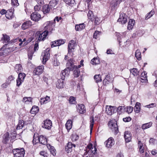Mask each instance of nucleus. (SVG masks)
<instances>
[{
	"label": "nucleus",
	"instance_id": "obj_1",
	"mask_svg": "<svg viewBox=\"0 0 157 157\" xmlns=\"http://www.w3.org/2000/svg\"><path fill=\"white\" fill-rule=\"evenodd\" d=\"M68 71L67 69H64L62 71L60 74L61 78L58 81V82L56 83V86L58 88L60 89L63 87V82L65 78L67 77L69 75Z\"/></svg>",
	"mask_w": 157,
	"mask_h": 157
},
{
	"label": "nucleus",
	"instance_id": "obj_2",
	"mask_svg": "<svg viewBox=\"0 0 157 157\" xmlns=\"http://www.w3.org/2000/svg\"><path fill=\"white\" fill-rule=\"evenodd\" d=\"M36 34V40L38 42L44 41L48 34V32L46 31L37 32Z\"/></svg>",
	"mask_w": 157,
	"mask_h": 157
},
{
	"label": "nucleus",
	"instance_id": "obj_3",
	"mask_svg": "<svg viewBox=\"0 0 157 157\" xmlns=\"http://www.w3.org/2000/svg\"><path fill=\"white\" fill-rule=\"evenodd\" d=\"M46 26L44 27L45 30L48 33H51L52 31L53 30L54 27L55 26V24L53 22L48 21L45 23Z\"/></svg>",
	"mask_w": 157,
	"mask_h": 157
},
{
	"label": "nucleus",
	"instance_id": "obj_4",
	"mask_svg": "<svg viewBox=\"0 0 157 157\" xmlns=\"http://www.w3.org/2000/svg\"><path fill=\"white\" fill-rule=\"evenodd\" d=\"M13 153L15 157H23L25 153L23 148L21 149L17 148L14 149Z\"/></svg>",
	"mask_w": 157,
	"mask_h": 157
},
{
	"label": "nucleus",
	"instance_id": "obj_5",
	"mask_svg": "<svg viewBox=\"0 0 157 157\" xmlns=\"http://www.w3.org/2000/svg\"><path fill=\"white\" fill-rule=\"evenodd\" d=\"M109 125L110 128L113 132L117 133L118 131V128L117 124V121H111L109 123Z\"/></svg>",
	"mask_w": 157,
	"mask_h": 157
},
{
	"label": "nucleus",
	"instance_id": "obj_6",
	"mask_svg": "<svg viewBox=\"0 0 157 157\" xmlns=\"http://www.w3.org/2000/svg\"><path fill=\"white\" fill-rule=\"evenodd\" d=\"M52 126V121L50 120L47 119L44 121L42 127L44 128L50 130L51 129Z\"/></svg>",
	"mask_w": 157,
	"mask_h": 157
},
{
	"label": "nucleus",
	"instance_id": "obj_7",
	"mask_svg": "<svg viewBox=\"0 0 157 157\" xmlns=\"http://www.w3.org/2000/svg\"><path fill=\"white\" fill-rule=\"evenodd\" d=\"M74 62L72 59H70L68 61L66 64V66L67 68V70L69 71V74L70 73V69L72 68L74 69L75 68H77V66L74 65Z\"/></svg>",
	"mask_w": 157,
	"mask_h": 157
},
{
	"label": "nucleus",
	"instance_id": "obj_8",
	"mask_svg": "<svg viewBox=\"0 0 157 157\" xmlns=\"http://www.w3.org/2000/svg\"><path fill=\"white\" fill-rule=\"evenodd\" d=\"M42 56H43V64H45L46 62L48 59L50 57V53L49 50L44 51V52L42 53Z\"/></svg>",
	"mask_w": 157,
	"mask_h": 157
},
{
	"label": "nucleus",
	"instance_id": "obj_9",
	"mask_svg": "<svg viewBox=\"0 0 157 157\" xmlns=\"http://www.w3.org/2000/svg\"><path fill=\"white\" fill-rule=\"evenodd\" d=\"M44 69V66H39L36 68L33 71L34 75H39L42 74Z\"/></svg>",
	"mask_w": 157,
	"mask_h": 157
},
{
	"label": "nucleus",
	"instance_id": "obj_10",
	"mask_svg": "<svg viewBox=\"0 0 157 157\" xmlns=\"http://www.w3.org/2000/svg\"><path fill=\"white\" fill-rule=\"evenodd\" d=\"M75 41L73 40H71L70 41L68 46V54L73 52L74 51L75 46Z\"/></svg>",
	"mask_w": 157,
	"mask_h": 157
},
{
	"label": "nucleus",
	"instance_id": "obj_11",
	"mask_svg": "<svg viewBox=\"0 0 157 157\" xmlns=\"http://www.w3.org/2000/svg\"><path fill=\"white\" fill-rule=\"evenodd\" d=\"M31 18L32 20L37 21L41 18V16L39 13L35 12L31 14Z\"/></svg>",
	"mask_w": 157,
	"mask_h": 157
},
{
	"label": "nucleus",
	"instance_id": "obj_12",
	"mask_svg": "<svg viewBox=\"0 0 157 157\" xmlns=\"http://www.w3.org/2000/svg\"><path fill=\"white\" fill-rule=\"evenodd\" d=\"M2 36L3 37L2 38V40L3 41L4 43L5 42L8 43V44H6L5 45H4L3 47H6V46L9 43L10 44L13 42L12 41V40L11 41L10 40V37L9 36L5 34H2Z\"/></svg>",
	"mask_w": 157,
	"mask_h": 157
},
{
	"label": "nucleus",
	"instance_id": "obj_13",
	"mask_svg": "<svg viewBox=\"0 0 157 157\" xmlns=\"http://www.w3.org/2000/svg\"><path fill=\"white\" fill-rule=\"evenodd\" d=\"M117 21L118 22H121L122 24H124L127 21V17L124 13H121L120 14L119 18Z\"/></svg>",
	"mask_w": 157,
	"mask_h": 157
},
{
	"label": "nucleus",
	"instance_id": "obj_14",
	"mask_svg": "<svg viewBox=\"0 0 157 157\" xmlns=\"http://www.w3.org/2000/svg\"><path fill=\"white\" fill-rule=\"evenodd\" d=\"M114 139L112 137L109 138L105 142L106 147H111L114 144Z\"/></svg>",
	"mask_w": 157,
	"mask_h": 157
},
{
	"label": "nucleus",
	"instance_id": "obj_15",
	"mask_svg": "<svg viewBox=\"0 0 157 157\" xmlns=\"http://www.w3.org/2000/svg\"><path fill=\"white\" fill-rule=\"evenodd\" d=\"M113 78H112L109 74L106 75L103 81V84L104 85L108 84L109 82H111L113 81Z\"/></svg>",
	"mask_w": 157,
	"mask_h": 157
},
{
	"label": "nucleus",
	"instance_id": "obj_16",
	"mask_svg": "<svg viewBox=\"0 0 157 157\" xmlns=\"http://www.w3.org/2000/svg\"><path fill=\"white\" fill-rule=\"evenodd\" d=\"M75 145L74 144H72L71 142H68L67 145L65 147V150L67 153L71 152L72 150V147H75Z\"/></svg>",
	"mask_w": 157,
	"mask_h": 157
},
{
	"label": "nucleus",
	"instance_id": "obj_17",
	"mask_svg": "<svg viewBox=\"0 0 157 157\" xmlns=\"http://www.w3.org/2000/svg\"><path fill=\"white\" fill-rule=\"evenodd\" d=\"M124 137L126 142H130L131 140V134L129 131H126L124 132Z\"/></svg>",
	"mask_w": 157,
	"mask_h": 157
},
{
	"label": "nucleus",
	"instance_id": "obj_18",
	"mask_svg": "<svg viewBox=\"0 0 157 157\" xmlns=\"http://www.w3.org/2000/svg\"><path fill=\"white\" fill-rule=\"evenodd\" d=\"M32 25V22L28 21L24 22L21 26V27L24 30L28 28Z\"/></svg>",
	"mask_w": 157,
	"mask_h": 157
},
{
	"label": "nucleus",
	"instance_id": "obj_19",
	"mask_svg": "<svg viewBox=\"0 0 157 157\" xmlns=\"http://www.w3.org/2000/svg\"><path fill=\"white\" fill-rule=\"evenodd\" d=\"M59 2V0H51L49 2V4L51 9H55L57 8V3Z\"/></svg>",
	"mask_w": 157,
	"mask_h": 157
},
{
	"label": "nucleus",
	"instance_id": "obj_20",
	"mask_svg": "<svg viewBox=\"0 0 157 157\" xmlns=\"http://www.w3.org/2000/svg\"><path fill=\"white\" fill-rule=\"evenodd\" d=\"M50 97L46 96L44 98H42L40 99V102L41 104H46L50 101Z\"/></svg>",
	"mask_w": 157,
	"mask_h": 157
},
{
	"label": "nucleus",
	"instance_id": "obj_21",
	"mask_svg": "<svg viewBox=\"0 0 157 157\" xmlns=\"http://www.w3.org/2000/svg\"><path fill=\"white\" fill-rule=\"evenodd\" d=\"M39 143L40 144L45 145L47 143V139L46 138L43 136H40L39 137Z\"/></svg>",
	"mask_w": 157,
	"mask_h": 157
},
{
	"label": "nucleus",
	"instance_id": "obj_22",
	"mask_svg": "<svg viewBox=\"0 0 157 157\" xmlns=\"http://www.w3.org/2000/svg\"><path fill=\"white\" fill-rule=\"evenodd\" d=\"M135 24V21L133 19H130L128 23L127 29L129 30L132 29L133 28L134 25Z\"/></svg>",
	"mask_w": 157,
	"mask_h": 157
},
{
	"label": "nucleus",
	"instance_id": "obj_23",
	"mask_svg": "<svg viewBox=\"0 0 157 157\" xmlns=\"http://www.w3.org/2000/svg\"><path fill=\"white\" fill-rule=\"evenodd\" d=\"M85 27V25L84 23L80 24L75 25V29L76 31H80L84 29Z\"/></svg>",
	"mask_w": 157,
	"mask_h": 157
},
{
	"label": "nucleus",
	"instance_id": "obj_24",
	"mask_svg": "<svg viewBox=\"0 0 157 157\" xmlns=\"http://www.w3.org/2000/svg\"><path fill=\"white\" fill-rule=\"evenodd\" d=\"M147 73L146 71H144L141 73V81L142 82H146L147 81Z\"/></svg>",
	"mask_w": 157,
	"mask_h": 157
},
{
	"label": "nucleus",
	"instance_id": "obj_25",
	"mask_svg": "<svg viewBox=\"0 0 157 157\" xmlns=\"http://www.w3.org/2000/svg\"><path fill=\"white\" fill-rule=\"evenodd\" d=\"M50 7L48 5H45L43 7V12L44 14H46L49 12L50 10Z\"/></svg>",
	"mask_w": 157,
	"mask_h": 157
},
{
	"label": "nucleus",
	"instance_id": "obj_26",
	"mask_svg": "<svg viewBox=\"0 0 157 157\" xmlns=\"http://www.w3.org/2000/svg\"><path fill=\"white\" fill-rule=\"evenodd\" d=\"M85 106L83 104L79 105L78 106V110L79 112L81 114H83L86 112V109Z\"/></svg>",
	"mask_w": 157,
	"mask_h": 157
},
{
	"label": "nucleus",
	"instance_id": "obj_27",
	"mask_svg": "<svg viewBox=\"0 0 157 157\" xmlns=\"http://www.w3.org/2000/svg\"><path fill=\"white\" fill-rule=\"evenodd\" d=\"M67 131H68L71 129L72 126V121L71 120H68L65 125Z\"/></svg>",
	"mask_w": 157,
	"mask_h": 157
},
{
	"label": "nucleus",
	"instance_id": "obj_28",
	"mask_svg": "<svg viewBox=\"0 0 157 157\" xmlns=\"http://www.w3.org/2000/svg\"><path fill=\"white\" fill-rule=\"evenodd\" d=\"M74 70L73 71V74L75 77H78L80 75V71L78 68V66H77V68H75L73 69Z\"/></svg>",
	"mask_w": 157,
	"mask_h": 157
},
{
	"label": "nucleus",
	"instance_id": "obj_29",
	"mask_svg": "<svg viewBox=\"0 0 157 157\" xmlns=\"http://www.w3.org/2000/svg\"><path fill=\"white\" fill-rule=\"evenodd\" d=\"M9 133L7 132L4 134L3 136V140L2 142L3 143L6 144L9 141Z\"/></svg>",
	"mask_w": 157,
	"mask_h": 157
},
{
	"label": "nucleus",
	"instance_id": "obj_30",
	"mask_svg": "<svg viewBox=\"0 0 157 157\" xmlns=\"http://www.w3.org/2000/svg\"><path fill=\"white\" fill-rule=\"evenodd\" d=\"M87 16L89 19L91 20L92 21H94V15L93 14V13L92 11L90 10L89 11Z\"/></svg>",
	"mask_w": 157,
	"mask_h": 157
},
{
	"label": "nucleus",
	"instance_id": "obj_31",
	"mask_svg": "<svg viewBox=\"0 0 157 157\" xmlns=\"http://www.w3.org/2000/svg\"><path fill=\"white\" fill-rule=\"evenodd\" d=\"M6 17L9 19L13 18L14 17L13 13L12 11H9L7 12L6 14Z\"/></svg>",
	"mask_w": 157,
	"mask_h": 157
},
{
	"label": "nucleus",
	"instance_id": "obj_32",
	"mask_svg": "<svg viewBox=\"0 0 157 157\" xmlns=\"http://www.w3.org/2000/svg\"><path fill=\"white\" fill-rule=\"evenodd\" d=\"M151 122L148 123L143 124L142 125V128L143 129H145L151 127L152 125Z\"/></svg>",
	"mask_w": 157,
	"mask_h": 157
},
{
	"label": "nucleus",
	"instance_id": "obj_33",
	"mask_svg": "<svg viewBox=\"0 0 157 157\" xmlns=\"http://www.w3.org/2000/svg\"><path fill=\"white\" fill-rule=\"evenodd\" d=\"M91 63L93 64H98L100 63V61L99 58L98 57L94 58L92 59L91 61Z\"/></svg>",
	"mask_w": 157,
	"mask_h": 157
},
{
	"label": "nucleus",
	"instance_id": "obj_34",
	"mask_svg": "<svg viewBox=\"0 0 157 157\" xmlns=\"http://www.w3.org/2000/svg\"><path fill=\"white\" fill-rule=\"evenodd\" d=\"M113 108V107L110 106H107L105 110V112L109 115H111L112 114V109Z\"/></svg>",
	"mask_w": 157,
	"mask_h": 157
},
{
	"label": "nucleus",
	"instance_id": "obj_35",
	"mask_svg": "<svg viewBox=\"0 0 157 157\" xmlns=\"http://www.w3.org/2000/svg\"><path fill=\"white\" fill-rule=\"evenodd\" d=\"M39 110L38 107L36 106H33L30 110L31 113L35 114L38 112Z\"/></svg>",
	"mask_w": 157,
	"mask_h": 157
},
{
	"label": "nucleus",
	"instance_id": "obj_36",
	"mask_svg": "<svg viewBox=\"0 0 157 157\" xmlns=\"http://www.w3.org/2000/svg\"><path fill=\"white\" fill-rule=\"evenodd\" d=\"M131 73L134 76H136L139 75V71L136 68H133L130 70Z\"/></svg>",
	"mask_w": 157,
	"mask_h": 157
},
{
	"label": "nucleus",
	"instance_id": "obj_37",
	"mask_svg": "<svg viewBox=\"0 0 157 157\" xmlns=\"http://www.w3.org/2000/svg\"><path fill=\"white\" fill-rule=\"evenodd\" d=\"M125 109V107L124 106H119L117 109V111L118 114H121Z\"/></svg>",
	"mask_w": 157,
	"mask_h": 157
},
{
	"label": "nucleus",
	"instance_id": "obj_38",
	"mask_svg": "<svg viewBox=\"0 0 157 157\" xmlns=\"http://www.w3.org/2000/svg\"><path fill=\"white\" fill-rule=\"evenodd\" d=\"M22 69L21 65L20 64H16L15 67L16 71L17 73L21 72Z\"/></svg>",
	"mask_w": 157,
	"mask_h": 157
},
{
	"label": "nucleus",
	"instance_id": "obj_39",
	"mask_svg": "<svg viewBox=\"0 0 157 157\" xmlns=\"http://www.w3.org/2000/svg\"><path fill=\"white\" fill-rule=\"evenodd\" d=\"M52 63L53 66H58L60 64L58 60L56 57L53 58L52 61Z\"/></svg>",
	"mask_w": 157,
	"mask_h": 157
},
{
	"label": "nucleus",
	"instance_id": "obj_40",
	"mask_svg": "<svg viewBox=\"0 0 157 157\" xmlns=\"http://www.w3.org/2000/svg\"><path fill=\"white\" fill-rule=\"evenodd\" d=\"M94 78L96 82H101L102 81V79L100 74L95 75L94 76Z\"/></svg>",
	"mask_w": 157,
	"mask_h": 157
},
{
	"label": "nucleus",
	"instance_id": "obj_41",
	"mask_svg": "<svg viewBox=\"0 0 157 157\" xmlns=\"http://www.w3.org/2000/svg\"><path fill=\"white\" fill-rule=\"evenodd\" d=\"M67 4L71 6H73L74 4V0H63Z\"/></svg>",
	"mask_w": 157,
	"mask_h": 157
},
{
	"label": "nucleus",
	"instance_id": "obj_42",
	"mask_svg": "<svg viewBox=\"0 0 157 157\" xmlns=\"http://www.w3.org/2000/svg\"><path fill=\"white\" fill-rule=\"evenodd\" d=\"M24 122L23 121H19L17 127V129H20L22 128L23 126Z\"/></svg>",
	"mask_w": 157,
	"mask_h": 157
},
{
	"label": "nucleus",
	"instance_id": "obj_43",
	"mask_svg": "<svg viewBox=\"0 0 157 157\" xmlns=\"http://www.w3.org/2000/svg\"><path fill=\"white\" fill-rule=\"evenodd\" d=\"M71 138L72 141H75L78 139L79 136L76 134H73L71 135Z\"/></svg>",
	"mask_w": 157,
	"mask_h": 157
},
{
	"label": "nucleus",
	"instance_id": "obj_44",
	"mask_svg": "<svg viewBox=\"0 0 157 157\" xmlns=\"http://www.w3.org/2000/svg\"><path fill=\"white\" fill-rule=\"evenodd\" d=\"M33 142L34 144H36L39 142V137L37 136V135H36L35 134L34 135Z\"/></svg>",
	"mask_w": 157,
	"mask_h": 157
},
{
	"label": "nucleus",
	"instance_id": "obj_45",
	"mask_svg": "<svg viewBox=\"0 0 157 157\" xmlns=\"http://www.w3.org/2000/svg\"><path fill=\"white\" fill-rule=\"evenodd\" d=\"M25 74L23 73H20L18 75V78L22 81H24L25 77Z\"/></svg>",
	"mask_w": 157,
	"mask_h": 157
},
{
	"label": "nucleus",
	"instance_id": "obj_46",
	"mask_svg": "<svg viewBox=\"0 0 157 157\" xmlns=\"http://www.w3.org/2000/svg\"><path fill=\"white\" fill-rule=\"evenodd\" d=\"M141 53L140 51V50L138 49L136 51L135 56L137 59L138 60H140L141 59Z\"/></svg>",
	"mask_w": 157,
	"mask_h": 157
},
{
	"label": "nucleus",
	"instance_id": "obj_47",
	"mask_svg": "<svg viewBox=\"0 0 157 157\" xmlns=\"http://www.w3.org/2000/svg\"><path fill=\"white\" fill-rule=\"evenodd\" d=\"M50 146V150L51 153L52 155L53 156H55L56 155V151L53 147L51 146L50 145H49Z\"/></svg>",
	"mask_w": 157,
	"mask_h": 157
},
{
	"label": "nucleus",
	"instance_id": "obj_48",
	"mask_svg": "<svg viewBox=\"0 0 157 157\" xmlns=\"http://www.w3.org/2000/svg\"><path fill=\"white\" fill-rule=\"evenodd\" d=\"M94 21L95 25H99L101 22L100 19L96 16L94 18Z\"/></svg>",
	"mask_w": 157,
	"mask_h": 157
},
{
	"label": "nucleus",
	"instance_id": "obj_49",
	"mask_svg": "<svg viewBox=\"0 0 157 157\" xmlns=\"http://www.w3.org/2000/svg\"><path fill=\"white\" fill-rule=\"evenodd\" d=\"M154 14V12L151 11L146 14L145 16V19L147 20L150 18Z\"/></svg>",
	"mask_w": 157,
	"mask_h": 157
},
{
	"label": "nucleus",
	"instance_id": "obj_50",
	"mask_svg": "<svg viewBox=\"0 0 157 157\" xmlns=\"http://www.w3.org/2000/svg\"><path fill=\"white\" fill-rule=\"evenodd\" d=\"M69 102L71 104H75V98L73 97H71L69 100Z\"/></svg>",
	"mask_w": 157,
	"mask_h": 157
},
{
	"label": "nucleus",
	"instance_id": "obj_51",
	"mask_svg": "<svg viewBox=\"0 0 157 157\" xmlns=\"http://www.w3.org/2000/svg\"><path fill=\"white\" fill-rule=\"evenodd\" d=\"M32 98L30 97H25L23 99V102H26L27 101L31 102L32 101Z\"/></svg>",
	"mask_w": 157,
	"mask_h": 157
},
{
	"label": "nucleus",
	"instance_id": "obj_52",
	"mask_svg": "<svg viewBox=\"0 0 157 157\" xmlns=\"http://www.w3.org/2000/svg\"><path fill=\"white\" fill-rule=\"evenodd\" d=\"M101 32L98 31H95L93 35V37L96 39H97L99 36V33Z\"/></svg>",
	"mask_w": 157,
	"mask_h": 157
},
{
	"label": "nucleus",
	"instance_id": "obj_53",
	"mask_svg": "<svg viewBox=\"0 0 157 157\" xmlns=\"http://www.w3.org/2000/svg\"><path fill=\"white\" fill-rule=\"evenodd\" d=\"M11 4L14 6H17L19 5L17 0H11Z\"/></svg>",
	"mask_w": 157,
	"mask_h": 157
},
{
	"label": "nucleus",
	"instance_id": "obj_54",
	"mask_svg": "<svg viewBox=\"0 0 157 157\" xmlns=\"http://www.w3.org/2000/svg\"><path fill=\"white\" fill-rule=\"evenodd\" d=\"M133 109V107L132 106H128L127 107V112L128 113H131Z\"/></svg>",
	"mask_w": 157,
	"mask_h": 157
},
{
	"label": "nucleus",
	"instance_id": "obj_55",
	"mask_svg": "<svg viewBox=\"0 0 157 157\" xmlns=\"http://www.w3.org/2000/svg\"><path fill=\"white\" fill-rule=\"evenodd\" d=\"M58 43H57L58 46H59L60 45L64 44L65 43V42L64 40H57V41Z\"/></svg>",
	"mask_w": 157,
	"mask_h": 157
},
{
	"label": "nucleus",
	"instance_id": "obj_56",
	"mask_svg": "<svg viewBox=\"0 0 157 157\" xmlns=\"http://www.w3.org/2000/svg\"><path fill=\"white\" fill-rule=\"evenodd\" d=\"M94 124V117H92L91 119L90 120V128L91 130H92Z\"/></svg>",
	"mask_w": 157,
	"mask_h": 157
},
{
	"label": "nucleus",
	"instance_id": "obj_57",
	"mask_svg": "<svg viewBox=\"0 0 157 157\" xmlns=\"http://www.w3.org/2000/svg\"><path fill=\"white\" fill-rule=\"evenodd\" d=\"M24 81H22L21 80H20L18 78H17L16 81L17 82V86H19L21 85L22 82Z\"/></svg>",
	"mask_w": 157,
	"mask_h": 157
},
{
	"label": "nucleus",
	"instance_id": "obj_58",
	"mask_svg": "<svg viewBox=\"0 0 157 157\" xmlns=\"http://www.w3.org/2000/svg\"><path fill=\"white\" fill-rule=\"evenodd\" d=\"M57 40H56L52 42V44H51V46L52 48L58 46L57 43H58Z\"/></svg>",
	"mask_w": 157,
	"mask_h": 157
},
{
	"label": "nucleus",
	"instance_id": "obj_59",
	"mask_svg": "<svg viewBox=\"0 0 157 157\" xmlns=\"http://www.w3.org/2000/svg\"><path fill=\"white\" fill-rule=\"evenodd\" d=\"M131 118L130 117H126L123 119V121L125 122H128L131 120Z\"/></svg>",
	"mask_w": 157,
	"mask_h": 157
},
{
	"label": "nucleus",
	"instance_id": "obj_60",
	"mask_svg": "<svg viewBox=\"0 0 157 157\" xmlns=\"http://www.w3.org/2000/svg\"><path fill=\"white\" fill-rule=\"evenodd\" d=\"M40 8L41 6H40L36 5L34 6V9L35 11H39V10H40Z\"/></svg>",
	"mask_w": 157,
	"mask_h": 157
},
{
	"label": "nucleus",
	"instance_id": "obj_61",
	"mask_svg": "<svg viewBox=\"0 0 157 157\" xmlns=\"http://www.w3.org/2000/svg\"><path fill=\"white\" fill-rule=\"evenodd\" d=\"M136 113H138L140 111V108L139 106H138V107L137 106H135V108L134 109Z\"/></svg>",
	"mask_w": 157,
	"mask_h": 157
},
{
	"label": "nucleus",
	"instance_id": "obj_62",
	"mask_svg": "<svg viewBox=\"0 0 157 157\" xmlns=\"http://www.w3.org/2000/svg\"><path fill=\"white\" fill-rule=\"evenodd\" d=\"M138 148H144L143 147V144L141 143L140 141H138Z\"/></svg>",
	"mask_w": 157,
	"mask_h": 157
},
{
	"label": "nucleus",
	"instance_id": "obj_63",
	"mask_svg": "<svg viewBox=\"0 0 157 157\" xmlns=\"http://www.w3.org/2000/svg\"><path fill=\"white\" fill-rule=\"evenodd\" d=\"M41 155L43 156L44 157H47V154L44 151H41L40 152Z\"/></svg>",
	"mask_w": 157,
	"mask_h": 157
},
{
	"label": "nucleus",
	"instance_id": "obj_64",
	"mask_svg": "<svg viewBox=\"0 0 157 157\" xmlns=\"http://www.w3.org/2000/svg\"><path fill=\"white\" fill-rule=\"evenodd\" d=\"M151 153L152 155H155L157 154V150L155 149H153L151 151Z\"/></svg>",
	"mask_w": 157,
	"mask_h": 157
}]
</instances>
